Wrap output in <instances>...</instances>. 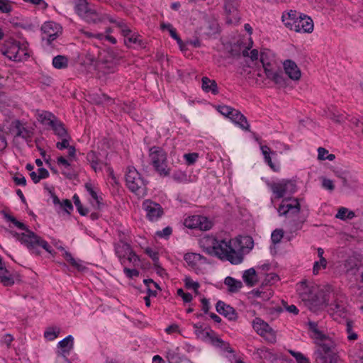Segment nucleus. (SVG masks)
I'll list each match as a JSON object with an SVG mask.
<instances>
[{
	"mask_svg": "<svg viewBox=\"0 0 363 363\" xmlns=\"http://www.w3.org/2000/svg\"><path fill=\"white\" fill-rule=\"evenodd\" d=\"M322 186L330 191H333L335 189L333 182L331 179L325 177L322 179Z\"/></svg>",
	"mask_w": 363,
	"mask_h": 363,
	"instance_id": "57",
	"label": "nucleus"
},
{
	"mask_svg": "<svg viewBox=\"0 0 363 363\" xmlns=\"http://www.w3.org/2000/svg\"><path fill=\"white\" fill-rule=\"evenodd\" d=\"M86 189L91 196V197L96 201V203L99 205L100 200H101V198L99 197L96 192L93 189L91 184H86Z\"/></svg>",
	"mask_w": 363,
	"mask_h": 363,
	"instance_id": "60",
	"label": "nucleus"
},
{
	"mask_svg": "<svg viewBox=\"0 0 363 363\" xmlns=\"http://www.w3.org/2000/svg\"><path fill=\"white\" fill-rule=\"evenodd\" d=\"M73 200H74V205L76 206L77 211L80 213V215H82V216L86 215L88 213V210L83 207L82 204L81 203L79 196L76 194L74 195Z\"/></svg>",
	"mask_w": 363,
	"mask_h": 363,
	"instance_id": "48",
	"label": "nucleus"
},
{
	"mask_svg": "<svg viewBox=\"0 0 363 363\" xmlns=\"http://www.w3.org/2000/svg\"><path fill=\"white\" fill-rule=\"evenodd\" d=\"M172 233V229L171 227H166L161 231H157V235L161 238H167L169 237Z\"/></svg>",
	"mask_w": 363,
	"mask_h": 363,
	"instance_id": "61",
	"label": "nucleus"
},
{
	"mask_svg": "<svg viewBox=\"0 0 363 363\" xmlns=\"http://www.w3.org/2000/svg\"><path fill=\"white\" fill-rule=\"evenodd\" d=\"M9 233L16 238L21 243L26 245L29 250L36 255H40V250L38 249V247H41L50 254L52 252L51 247L48 243L30 230H27V233L21 234L13 231H9Z\"/></svg>",
	"mask_w": 363,
	"mask_h": 363,
	"instance_id": "3",
	"label": "nucleus"
},
{
	"mask_svg": "<svg viewBox=\"0 0 363 363\" xmlns=\"http://www.w3.org/2000/svg\"><path fill=\"white\" fill-rule=\"evenodd\" d=\"M54 26L57 28V26L52 22H47L44 23L41 28V30L43 33V36H47L53 33V32H55L56 30H55L53 28Z\"/></svg>",
	"mask_w": 363,
	"mask_h": 363,
	"instance_id": "45",
	"label": "nucleus"
},
{
	"mask_svg": "<svg viewBox=\"0 0 363 363\" xmlns=\"http://www.w3.org/2000/svg\"><path fill=\"white\" fill-rule=\"evenodd\" d=\"M86 159L90 163L93 169L96 172L98 170H101V162L94 151H90L87 153Z\"/></svg>",
	"mask_w": 363,
	"mask_h": 363,
	"instance_id": "32",
	"label": "nucleus"
},
{
	"mask_svg": "<svg viewBox=\"0 0 363 363\" xmlns=\"http://www.w3.org/2000/svg\"><path fill=\"white\" fill-rule=\"evenodd\" d=\"M185 286L187 289H194L196 293H198V289L199 287V284L196 281H194L190 277H186L184 279Z\"/></svg>",
	"mask_w": 363,
	"mask_h": 363,
	"instance_id": "51",
	"label": "nucleus"
},
{
	"mask_svg": "<svg viewBox=\"0 0 363 363\" xmlns=\"http://www.w3.org/2000/svg\"><path fill=\"white\" fill-rule=\"evenodd\" d=\"M271 190L278 199L284 197L286 193H294L296 191V185L291 181L273 183L270 185Z\"/></svg>",
	"mask_w": 363,
	"mask_h": 363,
	"instance_id": "13",
	"label": "nucleus"
},
{
	"mask_svg": "<svg viewBox=\"0 0 363 363\" xmlns=\"http://www.w3.org/2000/svg\"><path fill=\"white\" fill-rule=\"evenodd\" d=\"M297 291L304 305L313 313H318L328 305L325 293L314 286H308L306 280L298 284Z\"/></svg>",
	"mask_w": 363,
	"mask_h": 363,
	"instance_id": "2",
	"label": "nucleus"
},
{
	"mask_svg": "<svg viewBox=\"0 0 363 363\" xmlns=\"http://www.w3.org/2000/svg\"><path fill=\"white\" fill-rule=\"evenodd\" d=\"M322 339L315 340V344L318 346V348L315 352V357H318L320 354L321 356L335 355L331 352V349L334 346L331 339L325 335H324V338Z\"/></svg>",
	"mask_w": 363,
	"mask_h": 363,
	"instance_id": "14",
	"label": "nucleus"
},
{
	"mask_svg": "<svg viewBox=\"0 0 363 363\" xmlns=\"http://www.w3.org/2000/svg\"><path fill=\"white\" fill-rule=\"evenodd\" d=\"M50 116L51 115H49L48 117L46 115H40L39 121L42 123L43 125L52 129L55 134L57 135L59 138L62 136H66L68 133L65 128L63 123L57 119L55 117L52 116L51 118Z\"/></svg>",
	"mask_w": 363,
	"mask_h": 363,
	"instance_id": "8",
	"label": "nucleus"
},
{
	"mask_svg": "<svg viewBox=\"0 0 363 363\" xmlns=\"http://www.w3.org/2000/svg\"><path fill=\"white\" fill-rule=\"evenodd\" d=\"M131 247L126 242L120 241L115 245V252L121 260V264H124L128 253H130Z\"/></svg>",
	"mask_w": 363,
	"mask_h": 363,
	"instance_id": "23",
	"label": "nucleus"
},
{
	"mask_svg": "<svg viewBox=\"0 0 363 363\" xmlns=\"http://www.w3.org/2000/svg\"><path fill=\"white\" fill-rule=\"evenodd\" d=\"M242 55L245 57L249 56L250 57L251 60L253 62L255 60H258L259 52H258V50L256 49H254V50H251L250 52H249L248 49L246 48L242 51Z\"/></svg>",
	"mask_w": 363,
	"mask_h": 363,
	"instance_id": "52",
	"label": "nucleus"
},
{
	"mask_svg": "<svg viewBox=\"0 0 363 363\" xmlns=\"http://www.w3.org/2000/svg\"><path fill=\"white\" fill-rule=\"evenodd\" d=\"M224 284L228 286L230 293H236L242 287V283L240 281L231 277H227L224 280Z\"/></svg>",
	"mask_w": 363,
	"mask_h": 363,
	"instance_id": "30",
	"label": "nucleus"
},
{
	"mask_svg": "<svg viewBox=\"0 0 363 363\" xmlns=\"http://www.w3.org/2000/svg\"><path fill=\"white\" fill-rule=\"evenodd\" d=\"M184 225L190 229L198 228L201 230H208L212 226V223L206 217L195 215L184 220Z\"/></svg>",
	"mask_w": 363,
	"mask_h": 363,
	"instance_id": "9",
	"label": "nucleus"
},
{
	"mask_svg": "<svg viewBox=\"0 0 363 363\" xmlns=\"http://www.w3.org/2000/svg\"><path fill=\"white\" fill-rule=\"evenodd\" d=\"M284 69L288 77L294 80L298 81L301 77V72L295 62L286 60L284 62Z\"/></svg>",
	"mask_w": 363,
	"mask_h": 363,
	"instance_id": "17",
	"label": "nucleus"
},
{
	"mask_svg": "<svg viewBox=\"0 0 363 363\" xmlns=\"http://www.w3.org/2000/svg\"><path fill=\"white\" fill-rule=\"evenodd\" d=\"M84 19L89 23H99L100 22L104 21L105 20H108L111 23L116 22V21H114L111 17L108 16V15L98 13L96 10L91 8L89 9L87 14L85 15Z\"/></svg>",
	"mask_w": 363,
	"mask_h": 363,
	"instance_id": "20",
	"label": "nucleus"
},
{
	"mask_svg": "<svg viewBox=\"0 0 363 363\" xmlns=\"http://www.w3.org/2000/svg\"><path fill=\"white\" fill-rule=\"evenodd\" d=\"M260 62L267 79L273 81L279 87H286L288 85L289 81L284 77L282 72L277 69L274 64L267 60V55L264 52L260 55Z\"/></svg>",
	"mask_w": 363,
	"mask_h": 363,
	"instance_id": "6",
	"label": "nucleus"
},
{
	"mask_svg": "<svg viewBox=\"0 0 363 363\" xmlns=\"http://www.w3.org/2000/svg\"><path fill=\"white\" fill-rule=\"evenodd\" d=\"M143 208L146 211L147 218L150 221L157 220L163 215V209L160 204L151 200L144 201Z\"/></svg>",
	"mask_w": 363,
	"mask_h": 363,
	"instance_id": "12",
	"label": "nucleus"
},
{
	"mask_svg": "<svg viewBox=\"0 0 363 363\" xmlns=\"http://www.w3.org/2000/svg\"><path fill=\"white\" fill-rule=\"evenodd\" d=\"M177 294L182 298L185 303H189L192 300V295L189 293H185L182 289L177 290Z\"/></svg>",
	"mask_w": 363,
	"mask_h": 363,
	"instance_id": "58",
	"label": "nucleus"
},
{
	"mask_svg": "<svg viewBox=\"0 0 363 363\" xmlns=\"http://www.w3.org/2000/svg\"><path fill=\"white\" fill-rule=\"evenodd\" d=\"M125 43L128 46H130V43L137 44L140 47H143L144 45L143 40L135 34H130L127 38H125Z\"/></svg>",
	"mask_w": 363,
	"mask_h": 363,
	"instance_id": "41",
	"label": "nucleus"
},
{
	"mask_svg": "<svg viewBox=\"0 0 363 363\" xmlns=\"http://www.w3.org/2000/svg\"><path fill=\"white\" fill-rule=\"evenodd\" d=\"M73 337L72 335H68L63 340L59 342L58 347L62 350V352H69L73 347Z\"/></svg>",
	"mask_w": 363,
	"mask_h": 363,
	"instance_id": "35",
	"label": "nucleus"
},
{
	"mask_svg": "<svg viewBox=\"0 0 363 363\" xmlns=\"http://www.w3.org/2000/svg\"><path fill=\"white\" fill-rule=\"evenodd\" d=\"M58 37L57 31L53 32V33L50 34L47 36H43L42 40H46L48 45H50L52 41H54Z\"/></svg>",
	"mask_w": 363,
	"mask_h": 363,
	"instance_id": "64",
	"label": "nucleus"
},
{
	"mask_svg": "<svg viewBox=\"0 0 363 363\" xmlns=\"http://www.w3.org/2000/svg\"><path fill=\"white\" fill-rule=\"evenodd\" d=\"M289 352L296 359L297 363H310L308 359L302 353L291 350H289Z\"/></svg>",
	"mask_w": 363,
	"mask_h": 363,
	"instance_id": "47",
	"label": "nucleus"
},
{
	"mask_svg": "<svg viewBox=\"0 0 363 363\" xmlns=\"http://www.w3.org/2000/svg\"><path fill=\"white\" fill-rule=\"evenodd\" d=\"M60 207L63 209L65 212H67L68 214L70 213V211L73 209V206L70 200L69 199H64L62 200L61 205H60Z\"/></svg>",
	"mask_w": 363,
	"mask_h": 363,
	"instance_id": "53",
	"label": "nucleus"
},
{
	"mask_svg": "<svg viewBox=\"0 0 363 363\" xmlns=\"http://www.w3.org/2000/svg\"><path fill=\"white\" fill-rule=\"evenodd\" d=\"M100 69L104 74H108L116 71V65L114 62L103 63Z\"/></svg>",
	"mask_w": 363,
	"mask_h": 363,
	"instance_id": "44",
	"label": "nucleus"
},
{
	"mask_svg": "<svg viewBox=\"0 0 363 363\" xmlns=\"http://www.w3.org/2000/svg\"><path fill=\"white\" fill-rule=\"evenodd\" d=\"M73 267L77 269L79 271H83L85 269L80 261H77L74 257L72 258L70 261L68 262Z\"/></svg>",
	"mask_w": 363,
	"mask_h": 363,
	"instance_id": "63",
	"label": "nucleus"
},
{
	"mask_svg": "<svg viewBox=\"0 0 363 363\" xmlns=\"http://www.w3.org/2000/svg\"><path fill=\"white\" fill-rule=\"evenodd\" d=\"M242 130H249L250 125L244 115H225Z\"/></svg>",
	"mask_w": 363,
	"mask_h": 363,
	"instance_id": "28",
	"label": "nucleus"
},
{
	"mask_svg": "<svg viewBox=\"0 0 363 363\" xmlns=\"http://www.w3.org/2000/svg\"><path fill=\"white\" fill-rule=\"evenodd\" d=\"M60 333V329L56 327L48 328L44 333L45 337L48 340H55Z\"/></svg>",
	"mask_w": 363,
	"mask_h": 363,
	"instance_id": "38",
	"label": "nucleus"
},
{
	"mask_svg": "<svg viewBox=\"0 0 363 363\" xmlns=\"http://www.w3.org/2000/svg\"><path fill=\"white\" fill-rule=\"evenodd\" d=\"M149 157L151 164L160 176L166 177L170 174V169L167 167V154L162 148L157 146L150 147Z\"/></svg>",
	"mask_w": 363,
	"mask_h": 363,
	"instance_id": "4",
	"label": "nucleus"
},
{
	"mask_svg": "<svg viewBox=\"0 0 363 363\" xmlns=\"http://www.w3.org/2000/svg\"><path fill=\"white\" fill-rule=\"evenodd\" d=\"M353 323L350 320L347 321L346 331L347 333V338L349 340H355L357 339V334L352 330Z\"/></svg>",
	"mask_w": 363,
	"mask_h": 363,
	"instance_id": "46",
	"label": "nucleus"
},
{
	"mask_svg": "<svg viewBox=\"0 0 363 363\" xmlns=\"http://www.w3.org/2000/svg\"><path fill=\"white\" fill-rule=\"evenodd\" d=\"M7 133L14 135V138H21L26 140H30L33 135V130L26 126V124L19 120H13L7 127Z\"/></svg>",
	"mask_w": 363,
	"mask_h": 363,
	"instance_id": "7",
	"label": "nucleus"
},
{
	"mask_svg": "<svg viewBox=\"0 0 363 363\" xmlns=\"http://www.w3.org/2000/svg\"><path fill=\"white\" fill-rule=\"evenodd\" d=\"M298 17L296 16V11L291 10L289 12L283 13L281 19L285 26L291 30H294V25L295 21H298Z\"/></svg>",
	"mask_w": 363,
	"mask_h": 363,
	"instance_id": "25",
	"label": "nucleus"
},
{
	"mask_svg": "<svg viewBox=\"0 0 363 363\" xmlns=\"http://www.w3.org/2000/svg\"><path fill=\"white\" fill-rule=\"evenodd\" d=\"M301 210V205L297 199H284L280 204L278 212L279 216L298 215Z\"/></svg>",
	"mask_w": 363,
	"mask_h": 363,
	"instance_id": "11",
	"label": "nucleus"
},
{
	"mask_svg": "<svg viewBox=\"0 0 363 363\" xmlns=\"http://www.w3.org/2000/svg\"><path fill=\"white\" fill-rule=\"evenodd\" d=\"M242 279L245 284L249 286H253L257 282V276L254 268L245 270L242 275Z\"/></svg>",
	"mask_w": 363,
	"mask_h": 363,
	"instance_id": "29",
	"label": "nucleus"
},
{
	"mask_svg": "<svg viewBox=\"0 0 363 363\" xmlns=\"http://www.w3.org/2000/svg\"><path fill=\"white\" fill-rule=\"evenodd\" d=\"M294 30L297 33H311L313 30V20L308 16L298 17V21H295Z\"/></svg>",
	"mask_w": 363,
	"mask_h": 363,
	"instance_id": "16",
	"label": "nucleus"
},
{
	"mask_svg": "<svg viewBox=\"0 0 363 363\" xmlns=\"http://www.w3.org/2000/svg\"><path fill=\"white\" fill-rule=\"evenodd\" d=\"M216 110L219 113H233V111H235V113H241L240 111L225 105H218L216 106Z\"/></svg>",
	"mask_w": 363,
	"mask_h": 363,
	"instance_id": "49",
	"label": "nucleus"
},
{
	"mask_svg": "<svg viewBox=\"0 0 363 363\" xmlns=\"http://www.w3.org/2000/svg\"><path fill=\"white\" fill-rule=\"evenodd\" d=\"M20 50L19 43L15 41L7 48L6 51L4 52V55L11 60L19 62L22 59Z\"/></svg>",
	"mask_w": 363,
	"mask_h": 363,
	"instance_id": "22",
	"label": "nucleus"
},
{
	"mask_svg": "<svg viewBox=\"0 0 363 363\" xmlns=\"http://www.w3.org/2000/svg\"><path fill=\"white\" fill-rule=\"evenodd\" d=\"M75 9L77 14L84 18L91 8L85 0H78Z\"/></svg>",
	"mask_w": 363,
	"mask_h": 363,
	"instance_id": "34",
	"label": "nucleus"
},
{
	"mask_svg": "<svg viewBox=\"0 0 363 363\" xmlns=\"http://www.w3.org/2000/svg\"><path fill=\"white\" fill-rule=\"evenodd\" d=\"M233 241V240L225 241L208 238L205 240L208 246L203 247V250L207 254L217 257L221 260H228L233 264H238L243 261L244 257L240 252L236 251V246Z\"/></svg>",
	"mask_w": 363,
	"mask_h": 363,
	"instance_id": "1",
	"label": "nucleus"
},
{
	"mask_svg": "<svg viewBox=\"0 0 363 363\" xmlns=\"http://www.w3.org/2000/svg\"><path fill=\"white\" fill-rule=\"evenodd\" d=\"M233 240L234 245L236 246V251L240 252L242 255L245 252L248 253L254 245L252 238L250 236H240Z\"/></svg>",
	"mask_w": 363,
	"mask_h": 363,
	"instance_id": "15",
	"label": "nucleus"
},
{
	"mask_svg": "<svg viewBox=\"0 0 363 363\" xmlns=\"http://www.w3.org/2000/svg\"><path fill=\"white\" fill-rule=\"evenodd\" d=\"M309 329L314 333V339H320L323 340L324 338V335L320 330L318 329V324L315 322L309 321L308 323Z\"/></svg>",
	"mask_w": 363,
	"mask_h": 363,
	"instance_id": "40",
	"label": "nucleus"
},
{
	"mask_svg": "<svg viewBox=\"0 0 363 363\" xmlns=\"http://www.w3.org/2000/svg\"><path fill=\"white\" fill-rule=\"evenodd\" d=\"M57 162L59 165H62L64 167V169L62 171V174L69 179L75 178L76 174L72 169L71 164L67 160L61 156L57 158Z\"/></svg>",
	"mask_w": 363,
	"mask_h": 363,
	"instance_id": "24",
	"label": "nucleus"
},
{
	"mask_svg": "<svg viewBox=\"0 0 363 363\" xmlns=\"http://www.w3.org/2000/svg\"><path fill=\"white\" fill-rule=\"evenodd\" d=\"M260 149L264 155L265 162L269 164L271 168H274V164L272 161L270 153V148L267 145H261Z\"/></svg>",
	"mask_w": 363,
	"mask_h": 363,
	"instance_id": "42",
	"label": "nucleus"
},
{
	"mask_svg": "<svg viewBox=\"0 0 363 363\" xmlns=\"http://www.w3.org/2000/svg\"><path fill=\"white\" fill-rule=\"evenodd\" d=\"M316 363H337V357L336 355L321 356L315 357Z\"/></svg>",
	"mask_w": 363,
	"mask_h": 363,
	"instance_id": "39",
	"label": "nucleus"
},
{
	"mask_svg": "<svg viewBox=\"0 0 363 363\" xmlns=\"http://www.w3.org/2000/svg\"><path fill=\"white\" fill-rule=\"evenodd\" d=\"M216 309L218 313L228 318L230 320H235L238 318L235 310L222 301L217 302Z\"/></svg>",
	"mask_w": 363,
	"mask_h": 363,
	"instance_id": "19",
	"label": "nucleus"
},
{
	"mask_svg": "<svg viewBox=\"0 0 363 363\" xmlns=\"http://www.w3.org/2000/svg\"><path fill=\"white\" fill-rule=\"evenodd\" d=\"M284 236V231L280 229H276L274 230L272 235H271V239L274 244L279 243L281 240L282 239Z\"/></svg>",
	"mask_w": 363,
	"mask_h": 363,
	"instance_id": "50",
	"label": "nucleus"
},
{
	"mask_svg": "<svg viewBox=\"0 0 363 363\" xmlns=\"http://www.w3.org/2000/svg\"><path fill=\"white\" fill-rule=\"evenodd\" d=\"M344 267L347 274H355L359 269L357 260L354 257H348L344 263Z\"/></svg>",
	"mask_w": 363,
	"mask_h": 363,
	"instance_id": "31",
	"label": "nucleus"
},
{
	"mask_svg": "<svg viewBox=\"0 0 363 363\" xmlns=\"http://www.w3.org/2000/svg\"><path fill=\"white\" fill-rule=\"evenodd\" d=\"M128 188L135 194L143 196L146 194V184L140 174L133 167H128L125 173Z\"/></svg>",
	"mask_w": 363,
	"mask_h": 363,
	"instance_id": "5",
	"label": "nucleus"
},
{
	"mask_svg": "<svg viewBox=\"0 0 363 363\" xmlns=\"http://www.w3.org/2000/svg\"><path fill=\"white\" fill-rule=\"evenodd\" d=\"M199 157L198 153H188L184 155V158L189 165L193 164Z\"/></svg>",
	"mask_w": 363,
	"mask_h": 363,
	"instance_id": "56",
	"label": "nucleus"
},
{
	"mask_svg": "<svg viewBox=\"0 0 363 363\" xmlns=\"http://www.w3.org/2000/svg\"><path fill=\"white\" fill-rule=\"evenodd\" d=\"M0 11L3 13H9L11 6L9 0H0Z\"/></svg>",
	"mask_w": 363,
	"mask_h": 363,
	"instance_id": "55",
	"label": "nucleus"
},
{
	"mask_svg": "<svg viewBox=\"0 0 363 363\" xmlns=\"http://www.w3.org/2000/svg\"><path fill=\"white\" fill-rule=\"evenodd\" d=\"M114 23H116L118 27L121 28V31L125 38L130 35L131 30L124 23L116 21Z\"/></svg>",
	"mask_w": 363,
	"mask_h": 363,
	"instance_id": "54",
	"label": "nucleus"
},
{
	"mask_svg": "<svg viewBox=\"0 0 363 363\" xmlns=\"http://www.w3.org/2000/svg\"><path fill=\"white\" fill-rule=\"evenodd\" d=\"M240 4L238 0H224L223 9L228 23H237L240 17L238 12Z\"/></svg>",
	"mask_w": 363,
	"mask_h": 363,
	"instance_id": "10",
	"label": "nucleus"
},
{
	"mask_svg": "<svg viewBox=\"0 0 363 363\" xmlns=\"http://www.w3.org/2000/svg\"><path fill=\"white\" fill-rule=\"evenodd\" d=\"M126 257L130 262L135 265L140 261L138 256L132 250H130V253H128Z\"/></svg>",
	"mask_w": 363,
	"mask_h": 363,
	"instance_id": "62",
	"label": "nucleus"
},
{
	"mask_svg": "<svg viewBox=\"0 0 363 363\" xmlns=\"http://www.w3.org/2000/svg\"><path fill=\"white\" fill-rule=\"evenodd\" d=\"M52 65L56 69H65L68 66V59L64 55H57L53 58Z\"/></svg>",
	"mask_w": 363,
	"mask_h": 363,
	"instance_id": "36",
	"label": "nucleus"
},
{
	"mask_svg": "<svg viewBox=\"0 0 363 363\" xmlns=\"http://www.w3.org/2000/svg\"><path fill=\"white\" fill-rule=\"evenodd\" d=\"M279 277L275 273L267 274L264 279L266 284H272L278 281Z\"/></svg>",
	"mask_w": 363,
	"mask_h": 363,
	"instance_id": "59",
	"label": "nucleus"
},
{
	"mask_svg": "<svg viewBox=\"0 0 363 363\" xmlns=\"http://www.w3.org/2000/svg\"><path fill=\"white\" fill-rule=\"evenodd\" d=\"M145 252L147 255H149V257L152 259L154 262V265L157 269H159L161 271H163L164 269L160 267L159 264V256L158 252L156 251L152 250L151 248L147 247L145 249Z\"/></svg>",
	"mask_w": 363,
	"mask_h": 363,
	"instance_id": "37",
	"label": "nucleus"
},
{
	"mask_svg": "<svg viewBox=\"0 0 363 363\" xmlns=\"http://www.w3.org/2000/svg\"><path fill=\"white\" fill-rule=\"evenodd\" d=\"M254 330L261 336H267L268 335L274 337V333L272 328L267 323L259 318H255L252 322Z\"/></svg>",
	"mask_w": 363,
	"mask_h": 363,
	"instance_id": "18",
	"label": "nucleus"
},
{
	"mask_svg": "<svg viewBox=\"0 0 363 363\" xmlns=\"http://www.w3.org/2000/svg\"><path fill=\"white\" fill-rule=\"evenodd\" d=\"M62 139L61 142H57L56 143V147L60 150H62L64 149H67L69 145V140H71L70 135L67 133L66 136H62L60 137Z\"/></svg>",
	"mask_w": 363,
	"mask_h": 363,
	"instance_id": "43",
	"label": "nucleus"
},
{
	"mask_svg": "<svg viewBox=\"0 0 363 363\" xmlns=\"http://www.w3.org/2000/svg\"><path fill=\"white\" fill-rule=\"evenodd\" d=\"M202 89L206 92H211L216 95L218 93V86L215 80H211L207 77H202Z\"/></svg>",
	"mask_w": 363,
	"mask_h": 363,
	"instance_id": "27",
	"label": "nucleus"
},
{
	"mask_svg": "<svg viewBox=\"0 0 363 363\" xmlns=\"http://www.w3.org/2000/svg\"><path fill=\"white\" fill-rule=\"evenodd\" d=\"M0 282L5 286H11L14 284L13 274L5 267L0 257Z\"/></svg>",
	"mask_w": 363,
	"mask_h": 363,
	"instance_id": "21",
	"label": "nucleus"
},
{
	"mask_svg": "<svg viewBox=\"0 0 363 363\" xmlns=\"http://www.w3.org/2000/svg\"><path fill=\"white\" fill-rule=\"evenodd\" d=\"M186 263L191 267H195L198 263H206V258L197 253H186L184 257Z\"/></svg>",
	"mask_w": 363,
	"mask_h": 363,
	"instance_id": "26",
	"label": "nucleus"
},
{
	"mask_svg": "<svg viewBox=\"0 0 363 363\" xmlns=\"http://www.w3.org/2000/svg\"><path fill=\"white\" fill-rule=\"evenodd\" d=\"M329 310L331 311V315H333L337 314L339 316H343L346 313L345 306L342 301H335L330 305Z\"/></svg>",
	"mask_w": 363,
	"mask_h": 363,
	"instance_id": "33",
	"label": "nucleus"
}]
</instances>
